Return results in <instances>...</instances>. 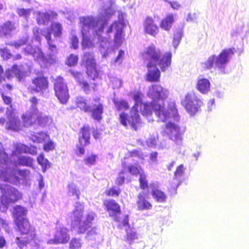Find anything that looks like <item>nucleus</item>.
<instances>
[{
	"instance_id": "52",
	"label": "nucleus",
	"mask_w": 249,
	"mask_h": 249,
	"mask_svg": "<svg viewBox=\"0 0 249 249\" xmlns=\"http://www.w3.org/2000/svg\"><path fill=\"white\" fill-rule=\"evenodd\" d=\"M17 13L19 17H27L30 14L31 9L18 8L17 9Z\"/></svg>"
},
{
	"instance_id": "62",
	"label": "nucleus",
	"mask_w": 249,
	"mask_h": 249,
	"mask_svg": "<svg viewBox=\"0 0 249 249\" xmlns=\"http://www.w3.org/2000/svg\"><path fill=\"white\" fill-rule=\"evenodd\" d=\"M130 155L131 157H140L141 156L140 152L137 150H134L130 152Z\"/></svg>"
},
{
	"instance_id": "37",
	"label": "nucleus",
	"mask_w": 249,
	"mask_h": 249,
	"mask_svg": "<svg viewBox=\"0 0 249 249\" xmlns=\"http://www.w3.org/2000/svg\"><path fill=\"white\" fill-rule=\"evenodd\" d=\"M37 161L38 163L41 166L43 173H45L47 169L51 166V163L47 159L45 158L43 154H40L37 157Z\"/></svg>"
},
{
	"instance_id": "16",
	"label": "nucleus",
	"mask_w": 249,
	"mask_h": 249,
	"mask_svg": "<svg viewBox=\"0 0 249 249\" xmlns=\"http://www.w3.org/2000/svg\"><path fill=\"white\" fill-rule=\"evenodd\" d=\"M71 74L78 83L81 89L86 94L89 93L91 90H95L97 85L95 83H89L84 79V75L80 71H71Z\"/></svg>"
},
{
	"instance_id": "60",
	"label": "nucleus",
	"mask_w": 249,
	"mask_h": 249,
	"mask_svg": "<svg viewBox=\"0 0 249 249\" xmlns=\"http://www.w3.org/2000/svg\"><path fill=\"white\" fill-rule=\"evenodd\" d=\"M168 3L174 9H178L180 7V5L177 1H168Z\"/></svg>"
},
{
	"instance_id": "22",
	"label": "nucleus",
	"mask_w": 249,
	"mask_h": 249,
	"mask_svg": "<svg viewBox=\"0 0 249 249\" xmlns=\"http://www.w3.org/2000/svg\"><path fill=\"white\" fill-rule=\"evenodd\" d=\"M143 26L144 33L154 37L156 36L159 32V26L151 17L147 16L145 18Z\"/></svg>"
},
{
	"instance_id": "15",
	"label": "nucleus",
	"mask_w": 249,
	"mask_h": 249,
	"mask_svg": "<svg viewBox=\"0 0 249 249\" xmlns=\"http://www.w3.org/2000/svg\"><path fill=\"white\" fill-rule=\"evenodd\" d=\"M82 65L86 68V72L89 77L93 80L101 78L97 69L94 56L92 54L89 53H84L82 60Z\"/></svg>"
},
{
	"instance_id": "26",
	"label": "nucleus",
	"mask_w": 249,
	"mask_h": 249,
	"mask_svg": "<svg viewBox=\"0 0 249 249\" xmlns=\"http://www.w3.org/2000/svg\"><path fill=\"white\" fill-rule=\"evenodd\" d=\"M16 29L15 24L11 20H7L0 25V38H6L11 36L12 33Z\"/></svg>"
},
{
	"instance_id": "18",
	"label": "nucleus",
	"mask_w": 249,
	"mask_h": 249,
	"mask_svg": "<svg viewBox=\"0 0 249 249\" xmlns=\"http://www.w3.org/2000/svg\"><path fill=\"white\" fill-rule=\"evenodd\" d=\"M22 66L14 64L11 68L6 71V77L10 79L12 77V74H14L18 81H21L25 79L27 76V71L21 69Z\"/></svg>"
},
{
	"instance_id": "17",
	"label": "nucleus",
	"mask_w": 249,
	"mask_h": 249,
	"mask_svg": "<svg viewBox=\"0 0 249 249\" xmlns=\"http://www.w3.org/2000/svg\"><path fill=\"white\" fill-rule=\"evenodd\" d=\"M105 209L109 214V216L114 217L116 221H118L117 217L122 213L121 206L114 199H106L103 201Z\"/></svg>"
},
{
	"instance_id": "38",
	"label": "nucleus",
	"mask_w": 249,
	"mask_h": 249,
	"mask_svg": "<svg viewBox=\"0 0 249 249\" xmlns=\"http://www.w3.org/2000/svg\"><path fill=\"white\" fill-rule=\"evenodd\" d=\"M151 194L157 201L159 202L166 201V196L160 190L158 189H154L152 191Z\"/></svg>"
},
{
	"instance_id": "19",
	"label": "nucleus",
	"mask_w": 249,
	"mask_h": 249,
	"mask_svg": "<svg viewBox=\"0 0 249 249\" xmlns=\"http://www.w3.org/2000/svg\"><path fill=\"white\" fill-rule=\"evenodd\" d=\"M157 65L151 62L147 65L148 71L145 75V80L149 82H158L160 77V71L157 67Z\"/></svg>"
},
{
	"instance_id": "28",
	"label": "nucleus",
	"mask_w": 249,
	"mask_h": 249,
	"mask_svg": "<svg viewBox=\"0 0 249 249\" xmlns=\"http://www.w3.org/2000/svg\"><path fill=\"white\" fill-rule=\"evenodd\" d=\"M57 16V14L55 11H50L49 13L38 12L36 21L38 24H44Z\"/></svg>"
},
{
	"instance_id": "9",
	"label": "nucleus",
	"mask_w": 249,
	"mask_h": 249,
	"mask_svg": "<svg viewBox=\"0 0 249 249\" xmlns=\"http://www.w3.org/2000/svg\"><path fill=\"white\" fill-rule=\"evenodd\" d=\"M80 24L83 29L86 27L94 29L95 34L98 36V41L102 42L104 38L101 36L105 27L107 24V20L101 18H95L92 16L84 17L80 18Z\"/></svg>"
},
{
	"instance_id": "11",
	"label": "nucleus",
	"mask_w": 249,
	"mask_h": 249,
	"mask_svg": "<svg viewBox=\"0 0 249 249\" xmlns=\"http://www.w3.org/2000/svg\"><path fill=\"white\" fill-rule=\"evenodd\" d=\"M31 82L33 86L29 87L28 90L32 94L38 92L43 93L49 88L48 77L42 71L37 72L36 76L32 79Z\"/></svg>"
},
{
	"instance_id": "30",
	"label": "nucleus",
	"mask_w": 249,
	"mask_h": 249,
	"mask_svg": "<svg viewBox=\"0 0 249 249\" xmlns=\"http://www.w3.org/2000/svg\"><path fill=\"white\" fill-rule=\"evenodd\" d=\"M210 85L208 79L205 78H200L197 80L196 88L201 93L206 94L209 91Z\"/></svg>"
},
{
	"instance_id": "6",
	"label": "nucleus",
	"mask_w": 249,
	"mask_h": 249,
	"mask_svg": "<svg viewBox=\"0 0 249 249\" xmlns=\"http://www.w3.org/2000/svg\"><path fill=\"white\" fill-rule=\"evenodd\" d=\"M92 101L91 103L88 104L86 99L79 97L77 98L75 104L81 110L85 112H90L91 117L93 119L100 122L102 119L104 106L99 97H95Z\"/></svg>"
},
{
	"instance_id": "24",
	"label": "nucleus",
	"mask_w": 249,
	"mask_h": 249,
	"mask_svg": "<svg viewBox=\"0 0 249 249\" xmlns=\"http://www.w3.org/2000/svg\"><path fill=\"white\" fill-rule=\"evenodd\" d=\"M8 121L6 123L5 129L7 130H12L14 132H19L21 131L23 127H26L24 126L23 122L22 124L18 116L15 115H11L8 118ZM28 127H27L28 128Z\"/></svg>"
},
{
	"instance_id": "10",
	"label": "nucleus",
	"mask_w": 249,
	"mask_h": 249,
	"mask_svg": "<svg viewBox=\"0 0 249 249\" xmlns=\"http://www.w3.org/2000/svg\"><path fill=\"white\" fill-rule=\"evenodd\" d=\"M125 26L124 14L120 13L118 15V20L113 21L107 28L106 34L109 35V39L111 38L110 34L114 33L113 41L115 45L120 46L124 40V29Z\"/></svg>"
},
{
	"instance_id": "8",
	"label": "nucleus",
	"mask_w": 249,
	"mask_h": 249,
	"mask_svg": "<svg viewBox=\"0 0 249 249\" xmlns=\"http://www.w3.org/2000/svg\"><path fill=\"white\" fill-rule=\"evenodd\" d=\"M0 209H6L9 205L17 202L22 198L21 193L16 188L8 184L0 185Z\"/></svg>"
},
{
	"instance_id": "21",
	"label": "nucleus",
	"mask_w": 249,
	"mask_h": 249,
	"mask_svg": "<svg viewBox=\"0 0 249 249\" xmlns=\"http://www.w3.org/2000/svg\"><path fill=\"white\" fill-rule=\"evenodd\" d=\"M168 91L160 85H152L149 88L148 95L153 100H163L167 97Z\"/></svg>"
},
{
	"instance_id": "5",
	"label": "nucleus",
	"mask_w": 249,
	"mask_h": 249,
	"mask_svg": "<svg viewBox=\"0 0 249 249\" xmlns=\"http://www.w3.org/2000/svg\"><path fill=\"white\" fill-rule=\"evenodd\" d=\"M143 55L145 59L159 66L162 71H165L171 66L172 54L170 52L162 53L154 44L147 47Z\"/></svg>"
},
{
	"instance_id": "42",
	"label": "nucleus",
	"mask_w": 249,
	"mask_h": 249,
	"mask_svg": "<svg viewBox=\"0 0 249 249\" xmlns=\"http://www.w3.org/2000/svg\"><path fill=\"white\" fill-rule=\"evenodd\" d=\"M68 195L70 196H75L78 199L80 195V192L76 187L75 184L71 183L68 185Z\"/></svg>"
},
{
	"instance_id": "57",
	"label": "nucleus",
	"mask_w": 249,
	"mask_h": 249,
	"mask_svg": "<svg viewBox=\"0 0 249 249\" xmlns=\"http://www.w3.org/2000/svg\"><path fill=\"white\" fill-rule=\"evenodd\" d=\"M82 45L84 48L90 47L93 46L92 42L89 38H85L82 41Z\"/></svg>"
},
{
	"instance_id": "14",
	"label": "nucleus",
	"mask_w": 249,
	"mask_h": 249,
	"mask_svg": "<svg viewBox=\"0 0 249 249\" xmlns=\"http://www.w3.org/2000/svg\"><path fill=\"white\" fill-rule=\"evenodd\" d=\"M182 105L190 116H194L200 111L203 102L194 93L192 92L186 95Z\"/></svg>"
},
{
	"instance_id": "59",
	"label": "nucleus",
	"mask_w": 249,
	"mask_h": 249,
	"mask_svg": "<svg viewBox=\"0 0 249 249\" xmlns=\"http://www.w3.org/2000/svg\"><path fill=\"white\" fill-rule=\"evenodd\" d=\"M6 240L4 236H0V249L3 248L6 245Z\"/></svg>"
},
{
	"instance_id": "4",
	"label": "nucleus",
	"mask_w": 249,
	"mask_h": 249,
	"mask_svg": "<svg viewBox=\"0 0 249 249\" xmlns=\"http://www.w3.org/2000/svg\"><path fill=\"white\" fill-rule=\"evenodd\" d=\"M142 94L140 91L135 92L133 96L135 101L134 105L131 107L129 114L123 112L119 114L120 123L125 127L130 126L135 130H137L141 124L140 116L138 107L142 102Z\"/></svg>"
},
{
	"instance_id": "36",
	"label": "nucleus",
	"mask_w": 249,
	"mask_h": 249,
	"mask_svg": "<svg viewBox=\"0 0 249 249\" xmlns=\"http://www.w3.org/2000/svg\"><path fill=\"white\" fill-rule=\"evenodd\" d=\"M113 102L116 110L118 111L127 110L129 109V105L128 102L125 100L114 99Z\"/></svg>"
},
{
	"instance_id": "25",
	"label": "nucleus",
	"mask_w": 249,
	"mask_h": 249,
	"mask_svg": "<svg viewBox=\"0 0 249 249\" xmlns=\"http://www.w3.org/2000/svg\"><path fill=\"white\" fill-rule=\"evenodd\" d=\"M148 194L149 192H141L138 195L136 204L138 210H147L152 208L151 203L146 199L148 197Z\"/></svg>"
},
{
	"instance_id": "58",
	"label": "nucleus",
	"mask_w": 249,
	"mask_h": 249,
	"mask_svg": "<svg viewBox=\"0 0 249 249\" xmlns=\"http://www.w3.org/2000/svg\"><path fill=\"white\" fill-rule=\"evenodd\" d=\"M94 219V215L93 213H89L87 215L86 219L85 221L86 223H88L89 225H91L92 221H93Z\"/></svg>"
},
{
	"instance_id": "46",
	"label": "nucleus",
	"mask_w": 249,
	"mask_h": 249,
	"mask_svg": "<svg viewBox=\"0 0 249 249\" xmlns=\"http://www.w3.org/2000/svg\"><path fill=\"white\" fill-rule=\"evenodd\" d=\"M128 172L132 175L137 176L141 174V171L142 170L141 166L136 164H130L127 166Z\"/></svg>"
},
{
	"instance_id": "32",
	"label": "nucleus",
	"mask_w": 249,
	"mask_h": 249,
	"mask_svg": "<svg viewBox=\"0 0 249 249\" xmlns=\"http://www.w3.org/2000/svg\"><path fill=\"white\" fill-rule=\"evenodd\" d=\"M71 227L75 228L81 223L83 216V208L75 209L72 213Z\"/></svg>"
},
{
	"instance_id": "43",
	"label": "nucleus",
	"mask_w": 249,
	"mask_h": 249,
	"mask_svg": "<svg viewBox=\"0 0 249 249\" xmlns=\"http://www.w3.org/2000/svg\"><path fill=\"white\" fill-rule=\"evenodd\" d=\"M139 182L140 188L142 190H145L148 189V182L146 179V175L144 173H142L140 174Z\"/></svg>"
},
{
	"instance_id": "50",
	"label": "nucleus",
	"mask_w": 249,
	"mask_h": 249,
	"mask_svg": "<svg viewBox=\"0 0 249 249\" xmlns=\"http://www.w3.org/2000/svg\"><path fill=\"white\" fill-rule=\"evenodd\" d=\"M0 54L1 57L4 60L10 59L13 56L12 54L10 53V50H8L7 48H0Z\"/></svg>"
},
{
	"instance_id": "1",
	"label": "nucleus",
	"mask_w": 249,
	"mask_h": 249,
	"mask_svg": "<svg viewBox=\"0 0 249 249\" xmlns=\"http://www.w3.org/2000/svg\"><path fill=\"white\" fill-rule=\"evenodd\" d=\"M141 105L140 112L143 116L151 115L153 110L159 121L165 122L171 118L178 120L179 115L174 103L169 104L167 108L164 104H160L156 100L152 101L150 104L143 103Z\"/></svg>"
},
{
	"instance_id": "13",
	"label": "nucleus",
	"mask_w": 249,
	"mask_h": 249,
	"mask_svg": "<svg viewBox=\"0 0 249 249\" xmlns=\"http://www.w3.org/2000/svg\"><path fill=\"white\" fill-rule=\"evenodd\" d=\"M78 144L76 145V154L79 156L85 153L84 147L90 144V127L88 124H84L80 128L78 137Z\"/></svg>"
},
{
	"instance_id": "27",
	"label": "nucleus",
	"mask_w": 249,
	"mask_h": 249,
	"mask_svg": "<svg viewBox=\"0 0 249 249\" xmlns=\"http://www.w3.org/2000/svg\"><path fill=\"white\" fill-rule=\"evenodd\" d=\"M77 229V232L79 234H83L87 231L88 235H92L97 234V229L95 227H91V225H89L85 221L82 222L80 224L75 227Z\"/></svg>"
},
{
	"instance_id": "48",
	"label": "nucleus",
	"mask_w": 249,
	"mask_h": 249,
	"mask_svg": "<svg viewBox=\"0 0 249 249\" xmlns=\"http://www.w3.org/2000/svg\"><path fill=\"white\" fill-rule=\"evenodd\" d=\"M78 57L76 55L71 54L66 60V64L70 67L74 66L77 64Z\"/></svg>"
},
{
	"instance_id": "3",
	"label": "nucleus",
	"mask_w": 249,
	"mask_h": 249,
	"mask_svg": "<svg viewBox=\"0 0 249 249\" xmlns=\"http://www.w3.org/2000/svg\"><path fill=\"white\" fill-rule=\"evenodd\" d=\"M30 102L32 104L30 110L26 111L21 116L24 126L31 127L36 125L37 127H44L50 124L52 122V118L49 116L44 115L37 108L36 105L38 103L37 98L36 96L32 97L30 99Z\"/></svg>"
},
{
	"instance_id": "34",
	"label": "nucleus",
	"mask_w": 249,
	"mask_h": 249,
	"mask_svg": "<svg viewBox=\"0 0 249 249\" xmlns=\"http://www.w3.org/2000/svg\"><path fill=\"white\" fill-rule=\"evenodd\" d=\"M24 51L28 54H32L37 58H43V53L41 49L38 47H33L31 45H27L24 48Z\"/></svg>"
},
{
	"instance_id": "49",
	"label": "nucleus",
	"mask_w": 249,
	"mask_h": 249,
	"mask_svg": "<svg viewBox=\"0 0 249 249\" xmlns=\"http://www.w3.org/2000/svg\"><path fill=\"white\" fill-rule=\"evenodd\" d=\"M0 95L4 104L6 105L9 106L10 107H12V99L11 97L5 95V92L3 90H0Z\"/></svg>"
},
{
	"instance_id": "45",
	"label": "nucleus",
	"mask_w": 249,
	"mask_h": 249,
	"mask_svg": "<svg viewBox=\"0 0 249 249\" xmlns=\"http://www.w3.org/2000/svg\"><path fill=\"white\" fill-rule=\"evenodd\" d=\"M28 37H24L8 44L18 49L22 46L26 45L28 43Z\"/></svg>"
},
{
	"instance_id": "31",
	"label": "nucleus",
	"mask_w": 249,
	"mask_h": 249,
	"mask_svg": "<svg viewBox=\"0 0 249 249\" xmlns=\"http://www.w3.org/2000/svg\"><path fill=\"white\" fill-rule=\"evenodd\" d=\"M175 21L174 16L172 14L167 15L160 22V26L166 31H169Z\"/></svg>"
},
{
	"instance_id": "41",
	"label": "nucleus",
	"mask_w": 249,
	"mask_h": 249,
	"mask_svg": "<svg viewBox=\"0 0 249 249\" xmlns=\"http://www.w3.org/2000/svg\"><path fill=\"white\" fill-rule=\"evenodd\" d=\"M185 168L183 164H180L177 167L175 171L174 172V179L178 181V184L176 185V188L181 182V178L183 176L185 173Z\"/></svg>"
},
{
	"instance_id": "12",
	"label": "nucleus",
	"mask_w": 249,
	"mask_h": 249,
	"mask_svg": "<svg viewBox=\"0 0 249 249\" xmlns=\"http://www.w3.org/2000/svg\"><path fill=\"white\" fill-rule=\"evenodd\" d=\"M54 94L59 102L66 104L70 98L69 89L64 79L61 76L57 77L53 81Z\"/></svg>"
},
{
	"instance_id": "56",
	"label": "nucleus",
	"mask_w": 249,
	"mask_h": 249,
	"mask_svg": "<svg viewBox=\"0 0 249 249\" xmlns=\"http://www.w3.org/2000/svg\"><path fill=\"white\" fill-rule=\"evenodd\" d=\"M54 147V144L52 141H49L43 145V149L46 151L52 150Z\"/></svg>"
},
{
	"instance_id": "64",
	"label": "nucleus",
	"mask_w": 249,
	"mask_h": 249,
	"mask_svg": "<svg viewBox=\"0 0 249 249\" xmlns=\"http://www.w3.org/2000/svg\"><path fill=\"white\" fill-rule=\"evenodd\" d=\"M92 135L94 139H97L100 137V133L98 130H95L92 132Z\"/></svg>"
},
{
	"instance_id": "20",
	"label": "nucleus",
	"mask_w": 249,
	"mask_h": 249,
	"mask_svg": "<svg viewBox=\"0 0 249 249\" xmlns=\"http://www.w3.org/2000/svg\"><path fill=\"white\" fill-rule=\"evenodd\" d=\"M167 134L170 139L177 143L180 142L182 140L179 127L174 123L169 122L165 124Z\"/></svg>"
},
{
	"instance_id": "7",
	"label": "nucleus",
	"mask_w": 249,
	"mask_h": 249,
	"mask_svg": "<svg viewBox=\"0 0 249 249\" xmlns=\"http://www.w3.org/2000/svg\"><path fill=\"white\" fill-rule=\"evenodd\" d=\"M235 52L233 48L223 50L221 52L216 56L214 54L209 56L206 61L202 63L205 70L213 68V67L220 70H224L225 65L229 62V57Z\"/></svg>"
},
{
	"instance_id": "2",
	"label": "nucleus",
	"mask_w": 249,
	"mask_h": 249,
	"mask_svg": "<svg viewBox=\"0 0 249 249\" xmlns=\"http://www.w3.org/2000/svg\"><path fill=\"white\" fill-rule=\"evenodd\" d=\"M17 227L16 231L19 233L20 236L15 238V243L19 249H23L28 245L38 246L39 241L35 228L31 224L29 220L23 218L15 222Z\"/></svg>"
},
{
	"instance_id": "55",
	"label": "nucleus",
	"mask_w": 249,
	"mask_h": 249,
	"mask_svg": "<svg viewBox=\"0 0 249 249\" xmlns=\"http://www.w3.org/2000/svg\"><path fill=\"white\" fill-rule=\"evenodd\" d=\"M124 227H128V228L130 227L128 215H125L122 222L118 225V228L120 229H123Z\"/></svg>"
},
{
	"instance_id": "39",
	"label": "nucleus",
	"mask_w": 249,
	"mask_h": 249,
	"mask_svg": "<svg viewBox=\"0 0 249 249\" xmlns=\"http://www.w3.org/2000/svg\"><path fill=\"white\" fill-rule=\"evenodd\" d=\"M34 159L28 156H21L18 158V164L19 165L33 167Z\"/></svg>"
},
{
	"instance_id": "44",
	"label": "nucleus",
	"mask_w": 249,
	"mask_h": 249,
	"mask_svg": "<svg viewBox=\"0 0 249 249\" xmlns=\"http://www.w3.org/2000/svg\"><path fill=\"white\" fill-rule=\"evenodd\" d=\"M82 243L79 238H72L69 243V249H81Z\"/></svg>"
},
{
	"instance_id": "53",
	"label": "nucleus",
	"mask_w": 249,
	"mask_h": 249,
	"mask_svg": "<svg viewBox=\"0 0 249 249\" xmlns=\"http://www.w3.org/2000/svg\"><path fill=\"white\" fill-rule=\"evenodd\" d=\"M124 171L123 170H121L119 172V176L116 179V184L117 185L120 186L124 182L125 177L122 176V175L124 174Z\"/></svg>"
},
{
	"instance_id": "33",
	"label": "nucleus",
	"mask_w": 249,
	"mask_h": 249,
	"mask_svg": "<svg viewBox=\"0 0 249 249\" xmlns=\"http://www.w3.org/2000/svg\"><path fill=\"white\" fill-rule=\"evenodd\" d=\"M17 170L7 167L1 170L0 176L3 178L5 181H8L11 178L18 179V177L16 176Z\"/></svg>"
},
{
	"instance_id": "29",
	"label": "nucleus",
	"mask_w": 249,
	"mask_h": 249,
	"mask_svg": "<svg viewBox=\"0 0 249 249\" xmlns=\"http://www.w3.org/2000/svg\"><path fill=\"white\" fill-rule=\"evenodd\" d=\"M27 213L26 208L20 205H16L13 208V215L14 217V221H17L18 220H21L26 218L25 216Z\"/></svg>"
},
{
	"instance_id": "47",
	"label": "nucleus",
	"mask_w": 249,
	"mask_h": 249,
	"mask_svg": "<svg viewBox=\"0 0 249 249\" xmlns=\"http://www.w3.org/2000/svg\"><path fill=\"white\" fill-rule=\"evenodd\" d=\"M121 190L113 186L105 191V194L107 196H118L121 193Z\"/></svg>"
},
{
	"instance_id": "23",
	"label": "nucleus",
	"mask_w": 249,
	"mask_h": 249,
	"mask_svg": "<svg viewBox=\"0 0 249 249\" xmlns=\"http://www.w3.org/2000/svg\"><path fill=\"white\" fill-rule=\"evenodd\" d=\"M66 228H61L56 231L53 239L49 241V243L52 244H66L70 239Z\"/></svg>"
},
{
	"instance_id": "40",
	"label": "nucleus",
	"mask_w": 249,
	"mask_h": 249,
	"mask_svg": "<svg viewBox=\"0 0 249 249\" xmlns=\"http://www.w3.org/2000/svg\"><path fill=\"white\" fill-rule=\"evenodd\" d=\"M51 31L55 37L61 36L62 34V26L59 22H53L50 26Z\"/></svg>"
},
{
	"instance_id": "54",
	"label": "nucleus",
	"mask_w": 249,
	"mask_h": 249,
	"mask_svg": "<svg viewBox=\"0 0 249 249\" xmlns=\"http://www.w3.org/2000/svg\"><path fill=\"white\" fill-rule=\"evenodd\" d=\"M16 172H18L19 175L23 179H26L30 174V171L28 169H18L17 170Z\"/></svg>"
},
{
	"instance_id": "51",
	"label": "nucleus",
	"mask_w": 249,
	"mask_h": 249,
	"mask_svg": "<svg viewBox=\"0 0 249 249\" xmlns=\"http://www.w3.org/2000/svg\"><path fill=\"white\" fill-rule=\"evenodd\" d=\"M98 156L95 154H91L87 156L84 159V161L86 164L87 165H94L96 163V159Z\"/></svg>"
},
{
	"instance_id": "61",
	"label": "nucleus",
	"mask_w": 249,
	"mask_h": 249,
	"mask_svg": "<svg viewBox=\"0 0 249 249\" xmlns=\"http://www.w3.org/2000/svg\"><path fill=\"white\" fill-rule=\"evenodd\" d=\"M115 11L110 8H108L106 10L105 16L107 17H110L114 15Z\"/></svg>"
},
{
	"instance_id": "35",
	"label": "nucleus",
	"mask_w": 249,
	"mask_h": 249,
	"mask_svg": "<svg viewBox=\"0 0 249 249\" xmlns=\"http://www.w3.org/2000/svg\"><path fill=\"white\" fill-rule=\"evenodd\" d=\"M125 232L124 241L130 244H131L134 240L138 239V234L133 228L129 227L125 229Z\"/></svg>"
},
{
	"instance_id": "63",
	"label": "nucleus",
	"mask_w": 249,
	"mask_h": 249,
	"mask_svg": "<svg viewBox=\"0 0 249 249\" xmlns=\"http://www.w3.org/2000/svg\"><path fill=\"white\" fill-rule=\"evenodd\" d=\"M124 53L123 50H120L119 52V53L115 58V62H118L121 59L123 58L124 55Z\"/></svg>"
}]
</instances>
